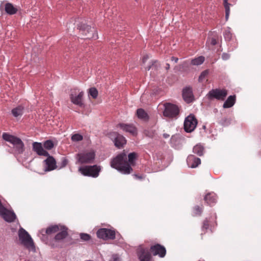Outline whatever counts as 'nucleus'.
I'll return each mask as SVG.
<instances>
[{"label": "nucleus", "instance_id": "f257e3e1", "mask_svg": "<svg viewBox=\"0 0 261 261\" xmlns=\"http://www.w3.org/2000/svg\"><path fill=\"white\" fill-rule=\"evenodd\" d=\"M111 166L124 174H129L133 171V168L128 162L126 154L121 152L118 154L111 162Z\"/></svg>", "mask_w": 261, "mask_h": 261}, {"label": "nucleus", "instance_id": "f03ea898", "mask_svg": "<svg viewBox=\"0 0 261 261\" xmlns=\"http://www.w3.org/2000/svg\"><path fill=\"white\" fill-rule=\"evenodd\" d=\"M2 137L4 140L15 146L18 153H22L23 152L24 144L20 139L6 133H4Z\"/></svg>", "mask_w": 261, "mask_h": 261}, {"label": "nucleus", "instance_id": "7ed1b4c3", "mask_svg": "<svg viewBox=\"0 0 261 261\" xmlns=\"http://www.w3.org/2000/svg\"><path fill=\"white\" fill-rule=\"evenodd\" d=\"M95 158V153L93 150L85 151L76 155V159L81 164H91Z\"/></svg>", "mask_w": 261, "mask_h": 261}, {"label": "nucleus", "instance_id": "20e7f679", "mask_svg": "<svg viewBox=\"0 0 261 261\" xmlns=\"http://www.w3.org/2000/svg\"><path fill=\"white\" fill-rule=\"evenodd\" d=\"M81 33L84 36V39L97 38V34L94 28H92L85 24H81L78 25Z\"/></svg>", "mask_w": 261, "mask_h": 261}, {"label": "nucleus", "instance_id": "39448f33", "mask_svg": "<svg viewBox=\"0 0 261 261\" xmlns=\"http://www.w3.org/2000/svg\"><path fill=\"white\" fill-rule=\"evenodd\" d=\"M100 170V166L97 165L86 166L79 169L80 171L84 175L93 177H97Z\"/></svg>", "mask_w": 261, "mask_h": 261}, {"label": "nucleus", "instance_id": "423d86ee", "mask_svg": "<svg viewBox=\"0 0 261 261\" xmlns=\"http://www.w3.org/2000/svg\"><path fill=\"white\" fill-rule=\"evenodd\" d=\"M84 93L83 91H80L77 89H74L71 90L70 94V99L71 101L74 105L80 107H84L83 102V96Z\"/></svg>", "mask_w": 261, "mask_h": 261}, {"label": "nucleus", "instance_id": "0eeeda50", "mask_svg": "<svg viewBox=\"0 0 261 261\" xmlns=\"http://www.w3.org/2000/svg\"><path fill=\"white\" fill-rule=\"evenodd\" d=\"M165 110L163 112L164 116L168 118L176 117L179 113L178 107L174 104L166 103L164 105Z\"/></svg>", "mask_w": 261, "mask_h": 261}, {"label": "nucleus", "instance_id": "6e6552de", "mask_svg": "<svg viewBox=\"0 0 261 261\" xmlns=\"http://www.w3.org/2000/svg\"><path fill=\"white\" fill-rule=\"evenodd\" d=\"M18 236L21 243L27 247H32L34 244L31 236L23 228H20L18 231Z\"/></svg>", "mask_w": 261, "mask_h": 261}, {"label": "nucleus", "instance_id": "1a4fd4ad", "mask_svg": "<svg viewBox=\"0 0 261 261\" xmlns=\"http://www.w3.org/2000/svg\"><path fill=\"white\" fill-rule=\"evenodd\" d=\"M197 120L193 115L188 116L184 122V129L187 133L193 132L196 127Z\"/></svg>", "mask_w": 261, "mask_h": 261}, {"label": "nucleus", "instance_id": "9d476101", "mask_svg": "<svg viewBox=\"0 0 261 261\" xmlns=\"http://www.w3.org/2000/svg\"><path fill=\"white\" fill-rule=\"evenodd\" d=\"M227 95L226 89H215L210 91L207 96L210 99L216 98L218 100H224Z\"/></svg>", "mask_w": 261, "mask_h": 261}, {"label": "nucleus", "instance_id": "9b49d317", "mask_svg": "<svg viewBox=\"0 0 261 261\" xmlns=\"http://www.w3.org/2000/svg\"><path fill=\"white\" fill-rule=\"evenodd\" d=\"M97 236L103 240H114L115 238V231L108 228H100L97 231Z\"/></svg>", "mask_w": 261, "mask_h": 261}, {"label": "nucleus", "instance_id": "f8f14e48", "mask_svg": "<svg viewBox=\"0 0 261 261\" xmlns=\"http://www.w3.org/2000/svg\"><path fill=\"white\" fill-rule=\"evenodd\" d=\"M150 251L153 255H159L160 257H164L166 254L165 247L159 244L151 246Z\"/></svg>", "mask_w": 261, "mask_h": 261}, {"label": "nucleus", "instance_id": "ddd939ff", "mask_svg": "<svg viewBox=\"0 0 261 261\" xmlns=\"http://www.w3.org/2000/svg\"><path fill=\"white\" fill-rule=\"evenodd\" d=\"M112 139H114L115 145L117 148H120L126 144V140L122 136L117 133L114 132L111 134Z\"/></svg>", "mask_w": 261, "mask_h": 261}, {"label": "nucleus", "instance_id": "4468645a", "mask_svg": "<svg viewBox=\"0 0 261 261\" xmlns=\"http://www.w3.org/2000/svg\"><path fill=\"white\" fill-rule=\"evenodd\" d=\"M138 255L140 261H150L151 258V254L148 249L142 246L138 249Z\"/></svg>", "mask_w": 261, "mask_h": 261}, {"label": "nucleus", "instance_id": "2eb2a0df", "mask_svg": "<svg viewBox=\"0 0 261 261\" xmlns=\"http://www.w3.org/2000/svg\"><path fill=\"white\" fill-rule=\"evenodd\" d=\"M46 156L47 157V159L44 161L45 165L44 171L48 172L56 169L57 168V166L55 159L49 154V156Z\"/></svg>", "mask_w": 261, "mask_h": 261}, {"label": "nucleus", "instance_id": "dca6fc26", "mask_svg": "<svg viewBox=\"0 0 261 261\" xmlns=\"http://www.w3.org/2000/svg\"><path fill=\"white\" fill-rule=\"evenodd\" d=\"M33 150L35 151L38 155L42 156H49L48 152L44 149L41 143L34 142L33 143Z\"/></svg>", "mask_w": 261, "mask_h": 261}, {"label": "nucleus", "instance_id": "f3484780", "mask_svg": "<svg viewBox=\"0 0 261 261\" xmlns=\"http://www.w3.org/2000/svg\"><path fill=\"white\" fill-rule=\"evenodd\" d=\"M0 215L7 222H13L16 219V215L14 213L5 207L4 210H2V212H0Z\"/></svg>", "mask_w": 261, "mask_h": 261}, {"label": "nucleus", "instance_id": "a211bd4d", "mask_svg": "<svg viewBox=\"0 0 261 261\" xmlns=\"http://www.w3.org/2000/svg\"><path fill=\"white\" fill-rule=\"evenodd\" d=\"M117 127H120L123 131L130 133L133 135H136L137 134V128L133 124L119 123L117 125Z\"/></svg>", "mask_w": 261, "mask_h": 261}, {"label": "nucleus", "instance_id": "6ab92c4d", "mask_svg": "<svg viewBox=\"0 0 261 261\" xmlns=\"http://www.w3.org/2000/svg\"><path fill=\"white\" fill-rule=\"evenodd\" d=\"M187 162L188 166L192 168L197 167L201 163L200 159L194 155H189Z\"/></svg>", "mask_w": 261, "mask_h": 261}, {"label": "nucleus", "instance_id": "aec40b11", "mask_svg": "<svg viewBox=\"0 0 261 261\" xmlns=\"http://www.w3.org/2000/svg\"><path fill=\"white\" fill-rule=\"evenodd\" d=\"M217 195L214 192L207 193L204 197V201L210 206L214 205L217 202Z\"/></svg>", "mask_w": 261, "mask_h": 261}, {"label": "nucleus", "instance_id": "412c9836", "mask_svg": "<svg viewBox=\"0 0 261 261\" xmlns=\"http://www.w3.org/2000/svg\"><path fill=\"white\" fill-rule=\"evenodd\" d=\"M68 235L67 228L64 226L61 225V229L55 237L56 241H60L64 239Z\"/></svg>", "mask_w": 261, "mask_h": 261}, {"label": "nucleus", "instance_id": "4be33fe9", "mask_svg": "<svg viewBox=\"0 0 261 261\" xmlns=\"http://www.w3.org/2000/svg\"><path fill=\"white\" fill-rule=\"evenodd\" d=\"M182 97L188 103L192 101L193 94L191 89L185 88L182 91Z\"/></svg>", "mask_w": 261, "mask_h": 261}, {"label": "nucleus", "instance_id": "5701e85b", "mask_svg": "<svg viewBox=\"0 0 261 261\" xmlns=\"http://www.w3.org/2000/svg\"><path fill=\"white\" fill-rule=\"evenodd\" d=\"M236 102V96L235 95H230L229 96L226 100L224 102L223 104L224 108H229L232 107Z\"/></svg>", "mask_w": 261, "mask_h": 261}, {"label": "nucleus", "instance_id": "b1692460", "mask_svg": "<svg viewBox=\"0 0 261 261\" xmlns=\"http://www.w3.org/2000/svg\"><path fill=\"white\" fill-rule=\"evenodd\" d=\"M61 225H51L46 229L45 233L49 235L58 232L59 231V229H61Z\"/></svg>", "mask_w": 261, "mask_h": 261}, {"label": "nucleus", "instance_id": "393cba45", "mask_svg": "<svg viewBox=\"0 0 261 261\" xmlns=\"http://www.w3.org/2000/svg\"><path fill=\"white\" fill-rule=\"evenodd\" d=\"M5 9L6 12L10 15L14 14L17 12V9L9 3L6 4Z\"/></svg>", "mask_w": 261, "mask_h": 261}, {"label": "nucleus", "instance_id": "a878e982", "mask_svg": "<svg viewBox=\"0 0 261 261\" xmlns=\"http://www.w3.org/2000/svg\"><path fill=\"white\" fill-rule=\"evenodd\" d=\"M136 114L137 117L141 119H143L144 120H148L149 119V116L147 113L145 111V110L143 109H138L137 110Z\"/></svg>", "mask_w": 261, "mask_h": 261}, {"label": "nucleus", "instance_id": "bb28decb", "mask_svg": "<svg viewBox=\"0 0 261 261\" xmlns=\"http://www.w3.org/2000/svg\"><path fill=\"white\" fill-rule=\"evenodd\" d=\"M23 112V107L22 106H18L12 110L13 115L17 117L21 116Z\"/></svg>", "mask_w": 261, "mask_h": 261}, {"label": "nucleus", "instance_id": "cd10ccee", "mask_svg": "<svg viewBox=\"0 0 261 261\" xmlns=\"http://www.w3.org/2000/svg\"><path fill=\"white\" fill-rule=\"evenodd\" d=\"M203 206L196 205L193 208V215L194 216H200L202 213Z\"/></svg>", "mask_w": 261, "mask_h": 261}, {"label": "nucleus", "instance_id": "c85d7f7f", "mask_svg": "<svg viewBox=\"0 0 261 261\" xmlns=\"http://www.w3.org/2000/svg\"><path fill=\"white\" fill-rule=\"evenodd\" d=\"M204 57L203 56H199L197 58L193 59L191 61V64L193 65H200L202 64L204 61Z\"/></svg>", "mask_w": 261, "mask_h": 261}, {"label": "nucleus", "instance_id": "c756f323", "mask_svg": "<svg viewBox=\"0 0 261 261\" xmlns=\"http://www.w3.org/2000/svg\"><path fill=\"white\" fill-rule=\"evenodd\" d=\"M193 152L199 156H201L203 154L204 148L201 145H196L193 148Z\"/></svg>", "mask_w": 261, "mask_h": 261}, {"label": "nucleus", "instance_id": "7c9ffc66", "mask_svg": "<svg viewBox=\"0 0 261 261\" xmlns=\"http://www.w3.org/2000/svg\"><path fill=\"white\" fill-rule=\"evenodd\" d=\"M137 158V153L135 152L130 153L128 155V163L130 166H134L135 164V160Z\"/></svg>", "mask_w": 261, "mask_h": 261}, {"label": "nucleus", "instance_id": "2f4dec72", "mask_svg": "<svg viewBox=\"0 0 261 261\" xmlns=\"http://www.w3.org/2000/svg\"><path fill=\"white\" fill-rule=\"evenodd\" d=\"M228 0H223V5L225 10V18L227 20L230 13V6L231 4L228 3Z\"/></svg>", "mask_w": 261, "mask_h": 261}, {"label": "nucleus", "instance_id": "473e14b6", "mask_svg": "<svg viewBox=\"0 0 261 261\" xmlns=\"http://www.w3.org/2000/svg\"><path fill=\"white\" fill-rule=\"evenodd\" d=\"M210 226V222L209 220L206 218L205 219L202 225V231H203V233H205L207 230V229L209 228ZM203 233H201L202 234Z\"/></svg>", "mask_w": 261, "mask_h": 261}, {"label": "nucleus", "instance_id": "72a5a7b5", "mask_svg": "<svg viewBox=\"0 0 261 261\" xmlns=\"http://www.w3.org/2000/svg\"><path fill=\"white\" fill-rule=\"evenodd\" d=\"M89 95L91 96L93 98L95 99L97 98L98 96V91L97 90L94 88L92 87L89 89Z\"/></svg>", "mask_w": 261, "mask_h": 261}, {"label": "nucleus", "instance_id": "f704fd0d", "mask_svg": "<svg viewBox=\"0 0 261 261\" xmlns=\"http://www.w3.org/2000/svg\"><path fill=\"white\" fill-rule=\"evenodd\" d=\"M43 147L47 150L51 149L54 147V143L51 140H47L43 143Z\"/></svg>", "mask_w": 261, "mask_h": 261}, {"label": "nucleus", "instance_id": "c9c22d12", "mask_svg": "<svg viewBox=\"0 0 261 261\" xmlns=\"http://www.w3.org/2000/svg\"><path fill=\"white\" fill-rule=\"evenodd\" d=\"M208 71L207 70H205L202 71L198 79V81L199 82H202L204 80H205L206 77L208 75Z\"/></svg>", "mask_w": 261, "mask_h": 261}, {"label": "nucleus", "instance_id": "e433bc0d", "mask_svg": "<svg viewBox=\"0 0 261 261\" xmlns=\"http://www.w3.org/2000/svg\"><path fill=\"white\" fill-rule=\"evenodd\" d=\"M83 139V137L79 134H75L72 136L71 140L73 141H80Z\"/></svg>", "mask_w": 261, "mask_h": 261}, {"label": "nucleus", "instance_id": "4c0bfd02", "mask_svg": "<svg viewBox=\"0 0 261 261\" xmlns=\"http://www.w3.org/2000/svg\"><path fill=\"white\" fill-rule=\"evenodd\" d=\"M206 43L214 46L217 43V39L215 38H210L207 40Z\"/></svg>", "mask_w": 261, "mask_h": 261}, {"label": "nucleus", "instance_id": "58836bf2", "mask_svg": "<svg viewBox=\"0 0 261 261\" xmlns=\"http://www.w3.org/2000/svg\"><path fill=\"white\" fill-rule=\"evenodd\" d=\"M80 238L81 239L85 241H87L91 239V237L89 234L87 233H81L80 234Z\"/></svg>", "mask_w": 261, "mask_h": 261}, {"label": "nucleus", "instance_id": "ea45409f", "mask_svg": "<svg viewBox=\"0 0 261 261\" xmlns=\"http://www.w3.org/2000/svg\"><path fill=\"white\" fill-rule=\"evenodd\" d=\"M67 163L68 160L66 158H63L61 160V163H59L60 164V168L65 167L67 165Z\"/></svg>", "mask_w": 261, "mask_h": 261}, {"label": "nucleus", "instance_id": "a19ab883", "mask_svg": "<svg viewBox=\"0 0 261 261\" xmlns=\"http://www.w3.org/2000/svg\"><path fill=\"white\" fill-rule=\"evenodd\" d=\"M222 58L224 60H227L229 58V55L227 53H223L222 55Z\"/></svg>", "mask_w": 261, "mask_h": 261}, {"label": "nucleus", "instance_id": "79ce46f5", "mask_svg": "<svg viewBox=\"0 0 261 261\" xmlns=\"http://www.w3.org/2000/svg\"><path fill=\"white\" fill-rule=\"evenodd\" d=\"M134 176L137 179L141 180L144 178L142 175L134 174Z\"/></svg>", "mask_w": 261, "mask_h": 261}, {"label": "nucleus", "instance_id": "37998d69", "mask_svg": "<svg viewBox=\"0 0 261 261\" xmlns=\"http://www.w3.org/2000/svg\"><path fill=\"white\" fill-rule=\"evenodd\" d=\"M224 36L226 39H230L231 37V34L230 32H225Z\"/></svg>", "mask_w": 261, "mask_h": 261}, {"label": "nucleus", "instance_id": "c03bdc74", "mask_svg": "<svg viewBox=\"0 0 261 261\" xmlns=\"http://www.w3.org/2000/svg\"><path fill=\"white\" fill-rule=\"evenodd\" d=\"M229 123V120H228L227 119L225 118L224 120H223V122H222V124L223 125H228V124Z\"/></svg>", "mask_w": 261, "mask_h": 261}, {"label": "nucleus", "instance_id": "a18cd8bd", "mask_svg": "<svg viewBox=\"0 0 261 261\" xmlns=\"http://www.w3.org/2000/svg\"><path fill=\"white\" fill-rule=\"evenodd\" d=\"M171 60L174 61L175 63H177L178 61V59L176 57H172Z\"/></svg>", "mask_w": 261, "mask_h": 261}, {"label": "nucleus", "instance_id": "49530a36", "mask_svg": "<svg viewBox=\"0 0 261 261\" xmlns=\"http://www.w3.org/2000/svg\"><path fill=\"white\" fill-rule=\"evenodd\" d=\"M163 137H164V138L167 139V138H168L169 137V135L165 133V134H163Z\"/></svg>", "mask_w": 261, "mask_h": 261}, {"label": "nucleus", "instance_id": "de8ad7c7", "mask_svg": "<svg viewBox=\"0 0 261 261\" xmlns=\"http://www.w3.org/2000/svg\"><path fill=\"white\" fill-rule=\"evenodd\" d=\"M165 68H166V69L167 70H168V69H169L170 68V65H169V63H167V64H166V67H165Z\"/></svg>", "mask_w": 261, "mask_h": 261}, {"label": "nucleus", "instance_id": "09e8293b", "mask_svg": "<svg viewBox=\"0 0 261 261\" xmlns=\"http://www.w3.org/2000/svg\"><path fill=\"white\" fill-rule=\"evenodd\" d=\"M148 58V57L147 56L146 57H144L143 58V62H145V61Z\"/></svg>", "mask_w": 261, "mask_h": 261}, {"label": "nucleus", "instance_id": "8fccbe9b", "mask_svg": "<svg viewBox=\"0 0 261 261\" xmlns=\"http://www.w3.org/2000/svg\"><path fill=\"white\" fill-rule=\"evenodd\" d=\"M150 67L149 66V67H148V70H149V69H150Z\"/></svg>", "mask_w": 261, "mask_h": 261}]
</instances>
